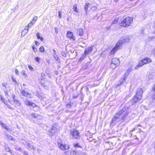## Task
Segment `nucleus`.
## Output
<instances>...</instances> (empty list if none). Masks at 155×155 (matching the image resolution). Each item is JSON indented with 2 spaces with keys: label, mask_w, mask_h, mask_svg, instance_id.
Returning <instances> with one entry per match:
<instances>
[{
  "label": "nucleus",
  "mask_w": 155,
  "mask_h": 155,
  "mask_svg": "<svg viewBox=\"0 0 155 155\" xmlns=\"http://www.w3.org/2000/svg\"><path fill=\"white\" fill-rule=\"evenodd\" d=\"M32 49H33V51L35 52H36V51L37 49L36 48H35L34 46L32 47Z\"/></svg>",
  "instance_id": "obj_47"
},
{
  "label": "nucleus",
  "mask_w": 155,
  "mask_h": 155,
  "mask_svg": "<svg viewBox=\"0 0 155 155\" xmlns=\"http://www.w3.org/2000/svg\"><path fill=\"white\" fill-rule=\"evenodd\" d=\"M152 91H153L155 93L152 96V98L153 100V101L155 104V83L153 85Z\"/></svg>",
  "instance_id": "obj_18"
},
{
  "label": "nucleus",
  "mask_w": 155,
  "mask_h": 155,
  "mask_svg": "<svg viewBox=\"0 0 155 155\" xmlns=\"http://www.w3.org/2000/svg\"><path fill=\"white\" fill-rule=\"evenodd\" d=\"M61 13H62V12L61 11H59L58 12V17L60 19L61 18V16H62Z\"/></svg>",
  "instance_id": "obj_33"
},
{
  "label": "nucleus",
  "mask_w": 155,
  "mask_h": 155,
  "mask_svg": "<svg viewBox=\"0 0 155 155\" xmlns=\"http://www.w3.org/2000/svg\"><path fill=\"white\" fill-rule=\"evenodd\" d=\"M27 143L28 147H30L31 149H34V147L33 145H31V144L29 143Z\"/></svg>",
  "instance_id": "obj_32"
},
{
  "label": "nucleus",
  "mask_w": 155,
  "mask_h": 155,
  "mask_svg": "<svg viewBox=\"0 0 155 155\" xmlns=\"http://www.w3.org/2000/svg\"><path fill=\"white\" fill-rule=\"evenodd\" d=\"M54 29H55L54 30H55V32L56 33H57L58 32V31L57 28H55Z\"/></svg>",
  "instance_id": "obj_51"
},
{
  "label": "nucleus",
  "mask_w": 155,
  "mask_h": 155,
  "mask_svg": "<svg viewBox=\"0 0 155 155\" xmlns=\"http://www.w3.org/2000/svg\"><path fill=\"white\" fill-rule=\"evenodd\" d=\"M21 93L23 95L26 97L27 98H32V96L30 94L24 91H22Z\"/></svg>",
  "instance_id": "obj_16"
},
{
  "label": "nucleus",
  "mask_w": 155,
  "mask_h": 155,
  "mask_svg": "<svg viewBox=\"0 0 155 155\" xmlns=\"http://www.w3.org/2000/svg\"><path fill=\"white\" fill-rule=\"evenodd\" d=\"M57 129L56 126L55 125H53L50 129L49 130V133H50V135H53L56 131H57Z\"/></svg>",
  "instance_id": "obj_11"
},
{
  "label": "nucleus",
  "mask_w": 155,
  "mask_h": 155,
  "mask_svg": "<svg viewBox=\"0 0 155 155\" xmlns=\"http://www.w3.org/2000/svg\"><path fill=\"white\" fill-rule=\"evenodd\" d=\"M82 155H87L86 153L85 152H83L82 153Z\"/></svg>",
  "instance_id": "obj_54"
},
{
  "label": "nucleus",
  "mask_w": 155,
  "mask_h": 155,
  "mask_svg": "<svg viewBox=\"0 0 155 155\" xmlns=\"http://www.w3.org/2000/svg\"><path fill=\"white\" fill-rule=\"evenodd\" d=\"M24 154H25V155H28L27 153L25 151L24 152Z\"/></svg>",
  "instance_id": "obj_56"
},
{
  "label": "nucleus",
  "mask_w": 155,
  "mask_h": 155,
  "mask_svg": "<svg viewBox=\"0 0 155 155\" xmlns=\"http://www.w3.org/2000/svg\"><path fill=\"white\" fill-rule=\"evenodd\" d=\"M28 32V30H24L23 31H22L21 32V35L23 36H25L26 34Z\"/></svg>",
  "instance_id": "obj_22"
},
{
  "label": "nucleus",
  "mask_w": 155,
  "mask_h": 155,
  "mask_svg": "<svg viewBox=\"0 0 155 155\" xmlns=\"http://www.w3.org/2000/svg\"><path fill=\"white\" fill-rule=\"evenodd\" d=\"M37 18H38V17L36 16H35V17H34L33 19H32V20L31 21L33 23L35 24V23L36 21L37 20Z\"/></svg>",
  "instance_id": "obj_24"
},
{
  "label": "nucleus",
  "mask_w": 155,
  "mask_h": 155,
  "mask_svg": "<svg viewBox=\"0 0 155 155\" xmlns=\"http://www.w3.org/2000/svg\"><path fill=\"white\" fill-rule=\"evenodd\" d=\"M119 0H114V1L115 2H117Z\"/></svg>",
  "instance_id": "obj_58"
},
{
  "label": "nucleus",
  "mask_w": 155,
  "mask_h": 155,
  "mask_svg": "<svg viewBox=\"0 0 155 155\" xmlns=\"http://www.w3.org/2000/svg\"><path fill=\"white\" fill-rule=\"evenodd\" d=\"M36 35L38 39H39L41 37L39 33H37Z\"/></svg>",
  "instance_id": "obj_40"
},
{
  "label": "nucleus",
  "mask_w": 155,
  "mask_h": 155,
  "mask_svg": "<svg viewBox=\"0 0 155 155\" xmlns=\"http://www.w3.org/2000/svg\"><path fill=\"white\" fill-rule=\"evenodd\" d=\"M15 73L17 74H18V71L17 69H15Z\"/></svg>",
  "instance_id": "obj_49"
},
{
  "label": "nucleus",
  "mask_w": 155,
  "mask_h": 155,
  "mask_svg": "<svg viewBox=\"0 0 155 155\" xmlns=\"http://www.w3.org/2000/svg\"><path fill=\"white\" fill-rule=\"evenodd\" d=\"M132 69V67H130L127 70L125 73L124 74V78H126L129 77V75Z\"/></svg>",
  "instance_id": "obj_17"
},
{
  "label": "nucleus",
  "mask_w": 155,
  "mask_h": 155,
  "mask_svg": "<svg viewBox=\"0 0 155 155\" xmlns=\"http://www.w3.org/2000/svg\"><path fill=\"white\" fill-rule=\"evenodd\" d=\"M97 7L96 6H93L91 8V9L93 11H94L96 10Z\"/></svg>",
  "instance_id": "obj_35"
},
{
  "label": "nucleus",
  "mask_w": 155,
  "mask_h": 155,
  "mask_svg": "<svg viewBox=\"0 0 155 155\" xmlns=\"http://www.w3.org/2000/svg\"><path fill=\"white\" fill-rule=\"evenodd\" d=\"M86 55H85V54L82 55L81 57H80V60H81V59H83L85 57Z\"/></svg>",
  "instance_id": "obj_38"
},
{
  "label": "nucleus",
  "mask_w": 155,
  "mask_h": 155,
  "mask_svg": "<svg viewBox=\"0 0 155 155\" xmlns=\"http://www.w3.org/2000/svg\"><path fill=\"white\" fill-rule=\"evenodd\" d=\"M70 135L75 139H79L80 137L79 132L76 129L71 130L70 132Z\"/></svg>",
  "instance_id": "obj_8"
},
{
  "label": "nucleus",
  "mask_w": 155,
  "mask_h": 155,
  "mask_svg": "<svg viewBox=\"0 0 155 155\" xmlns=\"http://www.w3.org/2000/svg\"><path fill=\"white\" fill-rule=\"evenodd\" d=\"M74 146L75 147H77V148L79 147H80V146L78 145V144H75L74 145Z\"/></svg>",
  "instance_id": "obj_50"
},
{
  "label": "nucleus",
  "mask_w": 155,
  "mask_h": 155,
  "mask_svg": "<svg viewBox=\"0 0 155 155\" xmlns=\"http://www.w3.org/2000/svg\"><path fill=\"white\" fill-rule=\"evenodd\" d=\"M65 154L66 155H74L75 153L74 151L69 150L68 151L65 152Z\"/></svg>",
  "instance_id": "obj_19"
},
{
  "label": "nucleus",
  "mask_w": 155,
  "mask_h": 155,
  "mask_svg": "<svg viewBox=\"0 0 155 155\" xmlns=\"http://www.w3.org/2000/svg\"><path fill=\"white\" fill-rule=\"evenodd\" d=\"M57 143L58 144V147L60 146V145H61V144H62V141L61 139H59L57 141Z\"/></svg>",
  "instance_id": "obj_30"
},
{
  "label": "nucleus",
  "mask_w": 155,
  "mask_h": 155,
  "mask_svg": "<svg viewBox=\"0 0 155 155\" xmlns=\"http://www.w3.org/2000/svg\"><path fill=\"white\" fill-rule=\"evenodd\" d=\"M23 85H24V86H25V85H26L25 84H23Z\"/></svg>",
  "instance_id": "obj_60"
},
{
  "label": "nucleus",
  "mask_w": 155,
  "mask_h": 155,
  "mask_svg": "<svg viewBox=\"0 0 155 155\" xmlns=\"http://www.w3.org/2000/svg\"><path fill=\"white\" fill-rule=\"evenodd\" d=\"M53 51L54 52V54H56V51L54 49H53Z\"/></svg>",
  "instance_id": "obj_53"
},
{
  "label": "nucleus",
  "mask_w": 155,
  "mask_h": 155,
  "mask_svg": "<svg viewBox=\"0 0 155 155\" xmlns=\"http://www.w3.org/2000/svg\"><path fill=\"white\" fill-rule=\"evenodd\" d=\"M93 49V46H92L90 47L86 48L84 51V54L85 55H87L90 53Z\"/></svg>",
  "instance_id": "obj_15"
},
{
  "label": "nucleus",
  "mask_w": 155,
  "mask_h": 155,
  "mask_svg": "<svg viewBox=\"0 0 155 155\" xmlns=\"http://www.w3.org/2000/svg\"><path fill=\"white\" fill-rule=\"evenodd\" d=\"M58 147H59L61 150H68L69 148L68 145L63 144L62 143L61 144V145H60V146H58Z\"/></svg>",
  "instance_id": "obj_13"
},
{
  "label": "nucleus",
  "mask_w": 155,
  "mask_h": 155,
  "mask_svg": "<svg viewBox=\"0 0 155 155\" xmlns=\"http://www.w3.org/2000/svg\"><path fill=\"white\" fill-rule=\"evenodd\" d=\"M5 150L7 151L10 152V149L8 147H5Z\"/></svg>",
  "instance_id": "obj_43"
},
{
  "label": "nucleus",
  "mask_w": 155,
  "mask_h": 155,
  "mask_svg": "<svg viewBox=\"0 0 155 155\" xmlns=\"http://www.w3.org/2000/svg\"><path fill=\"white\" fill-rule=\"evenodd\" d=\"M120 64V61L119 59L114 58L112 60L110 66L112 68H115L117 66L119 65Z\"/></svg>",
  "instance_id": "obj_7"
},
{
  "label": "nucleus",
  "mask_w": 155,
  "mask_h": 155,
  "mask_svg": "<svg viewBox=\"0 0 155 155\" xmlns=\"http://www.w3.org/2000/svg\"><path fill=\"white\" fill-rule=\"evenodd\" d=\"M28 67L29 68V69L31 70H33V68H32V67L30 65H29L28 66Z\"/></svg>",
  "instance_id": "obj_42"
},
{
  "label": "nucleus",
  "mask_w": 155,
  "mask_h": 155,
  "mask_svg": "<svg viewBox=\"0 0 155 155\" xmlns=\"http://www.w3.org/2000/svg\"><path fill=\"white\" fill-rule=\"evenodd\" d=\"M89 5V3H86L85 4V5L84 7V9L86 11V13L87 14L88 11V6Z\"/></svg>",
  "instance_id": "obj_20"
},
{
  "label": "nucleus",
  "mask_w": 155,
  "mask_h": 155,
  "mask_svg": "<svg viewBox=\"0 0 155 155\" xmlns=\"http://www.w3.org/2000/svg\"><path fill=\"white\" fill-rule=\"evenodd\" d=\"M79 32V35L80 36H82L83 35V30L82 29L80 28L78 30Z\"/></svg>",
  "instance_id": "obj_21"
},
{
  "label": "nucleus",
  "mask_w": 155,
  "mask_h": 155,
  "mask_svg": "<svg viewBox=\"0 0 155 155\" xmlns=\"http://www.w3.org/2000/svg\"><path fill=\"white\" fill-rule=\"evenodd\" d=\"M120 46L119 43H117L115 46L112 49L110 52V54H114L119 49Z\"/></svg>",
  "instance_id": "obj_9"
},
{
  "label": "nucleus",
  "mask_w": 155,
  "mask_h": 155,
  "mask_svg": "<svg viewBox=\"0 0 155 155\" xmlns=\"http://www.w3.org/2000/svg\"><path fill=\"white\" fill-rule=\"evenodd\" d=\"M39 58L38 57H35V60L38 62H39Z\"/></svg>",
  "instance_id": "obj_41"
},
{
  "label": "nucleus",
  "mask_w": 155,
  "mask_h": 155,
  "mask_svg": "<svg viewBox=\"0 0 155 155\" xmlns=\"http://www.w3.org/2000/svg\"><path fill=\"white\" fill-rule=\"evenodd\" d=\"M29 28V27H28V26L27 25L25 27V29L24 30H28H28H29V29H28Z\"/></svg>",
  "instance_id": "obj_45"
},
{
  "label": "nucleus",
  "mask_w": 155,
  "mask_h": 155,
  "mask_svg": "<svg viewBox=\"0 0 155 155\" xmlns=\"http://www.w3.org/2000/svg\"><path fill=\"white\" fill-rule=\"evenodd\" d=\"M35 44L36 45H38L39 43L37 41H35Z\"/></svg>",
  "instance_id": "obj_55"
},
{
  "label": "nucleus",
  "mask_w": 155,
  "mask_h": 155,
  "mask_svg": "<svg viewBox=\"0 0 155 155\" xmlns=\"http://www.w3.org/2000/svg\"><path fill=\"white\" fill-rule=\"evenodd\" d=\"M12 81L15 83V84H17V82L15 78H12Z\"/></svg>",
  "instance_id": "obj_39"
},
{
  "label": "nucleus",
  "mask_w": 155,
  "mask_h": 155,
  "mask_svg": "<svg viewBox=\"0 0 155 155\" xmlns=\"http://www.w3.org/2000/svg\"><path fill=\"white\" fill-rule=\"evenodd\" d=\"M131 36H126L120 38L117 42L119 43L120 45L121 46L124 43L129 41L130 39Z\"/></svg>",
  "instance_id": "obj_6"
},
{
  "label": "nucleus",
  "mask_w": 155,
  "mask_h": 155,
  "mask_svg": "<svg viewBox=\"0 0 155 155\" xmlns=\"http://www.w3.org/2000/svg\"><path fill=\"white\" fill-rule=\"evenodd\" d=\"M16 149L18 150H21V148L18 147H16Z\"/></svg>",
  "instance_id": "obj_52"
},
{
  "label": "nucleus",
  "mask_w": 155,
  "mask_h": 155,
  "mask_svg": "<svg viewBox=\"0 0 155 155\" xmlns=\"http://www.w3.org/2000/svg\"><path fill=\"white\" fill-rule=\"evenodd\" d=\"M37 114H31V119H33L34 118L36 119V118L37 117Z\"/></svg>",
  "instance_id": "obj_27"
},
{
  "label": "nucleus",
  "mask_w": 155,
  "mask_h": 155,
  "mask_svg": "<svg viewBox=\"0 0 155 155\" xmlns=\"http://www.w3.org/2000/svg\"><path fill=\"white\" fill-rule=\"evenodd\" d=\"M54 58L55 59V60L58 62H60V61L59 59V58L58 57L57 55H54Z\"/></svg>",
  "instance_id": "obj_25"
},
{
  "label": "nucleus",
  "mask_w": 155,
  "mask_h": 155,
  "mask_svg": "<svg viewBox=\"0 0 155 155\" xmlns=\"http://www.w3.org/2000/svg\"><path fill=\"white\" fill-rule=\"evenodd\" d=\"M152 53L155 56V48L152 51Z\"/></svg>",
  "instance_id": "obj_48"
},
{
  "label": "nucleus",
  "mask_w": 155,
  "mask_h": 155,
  "mask_svg": "<svg viewBox=\"0 0 155 155\" xmlns=\"http://www.w3.org/2000/svg\"><path fill=\"white\" fill-rule=\"evenodd\" d=\"M125 80V78H121L120 80V84H121Z\"/></svg>",
  "instance_id": "obj_37"
},
{
  "label": "nucleus",
  "mask_w": 155,
  "mask_h": 155,
  "mask_svg": "<svg viewBox=\"0 0 155 155\" xmlns=\"http://www.w3.org/2000/svg\"><path fill=\"white\" fill-rule=\"evenodd\" d=\"M7 138L11 140H12L13 139V138H12V137L9 135H7Z\"/></svg>",
  "instance_id": "obj_34"
},
{
  "label": "nucleus",
  "mask_w": 155,
  "mask_h": 155,
  "mask_svg": "<svg viewBox=\"0 0 155 155\" xmlns=\"http://www.w3.org/2000/svg\"><path fill=\"white\" fill-rule=\"evenodd\" d=\"M2 86L5 87L7 90L5 91L4 93L9 103L12 105H14L15 107L20 106L21 103L20 101L15 99V96L13 94V91L10 87L4 83L2 84Z\"/></svg>",
  "instance_id": "obj_1"
},
{
  "label": "nucleus",
  "mask_w": 155,
  "mask_h": 155,
  "mask_svg": "<svg viewBox=\"0 0 155 155\" xmlns=\"http://www.w3.org/2000/svg\"><path fill=\"white\" fill-rule=\"evenodd\" d=\"M67 36L68 38H70L73 41H74L75 39V36H73V34L71 31H69L67 32Z\"/></svg>",
  "instance_id": "obj_10"
},
{
  "label": "nucleus",
  "mask_w": 155,
  "mask_h": 155,
  "mask_svg": "<svg viewBox=\"0 0 155 155\" xmlns=\"http://www.w3.org/2000/svg\"><path fill=\"white\" fill-rule=\"evenodd\" d=\"M25 104L26 105L28 106H31L33 107H35L36 106V104L35 103H32V102L29 101L28 100H26L25 101Z\"/></svg>",
  "instance_id": "obj_14"
},
{
  "label": "nucleus",
  "mask_w": 155,
  "mask_h": 155,
  "mask_svg": "<svg viewBox=\"0 0 155 155\" xmlns=\"http://www.w3.org/2000/svg\"><path fill=\"white\" fill-rule=\"evenodd\" d=\"M34 23H33L31 21L28 24V27H31L33 25Z\"/></svg>",
  "instance_id": "obj_36"
},
{
  "label": "nucleus",
  "mask_w": 155,
  "mask_h": 155,
  "mask_svg": "<svg viewBox=\"0 0 155 155\" xmlns=\"http://www.w3.org/2000/svg\"><path fill=\"white\" fill-rule=\"evenodd\" d=\"M73 9L74 11L75 12H78V9L77 8L76 5H74Z\"/></svg>",
  "instance_id": "obj_23"
},
{
  "label": "nucleus",
  "mask_w": 155,
  "mask_h": 155,
  "mask_svg": "<svg viewBox=\"0 0 155 155\" xmlns=\"http://www.w3.org/2000/svg\"><path fill=\"white\" fill-rule=\"evenodd\" d=\"M117 23V20H115L114 21V22H113L112 23H111V24H116Z\"/></svg>",
  "instance_id": "obj_44"
},
{
  "label": "nucleus",
  "mask_w": 155,
  "mask_h": 155,
  "mask_svg": "<svg viewBox=\"0 0 155 155\" xmlns=\"http://www.w3.org/2000/svg\"><path fill=\"white\" fill-rule=\"evenodd\" d=\"M133 22V18L130 17H127L120 23L121 26L127 27L130 26Z\"/></svg>",
  "instance_id": "obj_4"
},
{
  "label": "nucleus",
  "mask_w": 155,
  "mask_h": 155,
  "mask_svg": "<svg viewBox=\"0 0 155 155\" xmlns=\"http://www.w3.org/2000/svg\"><path fill=\"white\" fill-rule=\"evenodd\" d=\"M67 20H69V18H67Z\"/></svg>",
  "instance_id": "obj_59"
},
{
  "label": "nucleus",
  "mask_w": 155,
  "mask_h": 155,
  "mask_svg": "<svg viewBox=\"0 0 155 155\" xmlns=\"http://www.w3.org/2000/svg\"><path fill=\"white\" fill-rule=\"evenodd\" d=\"M39 50L41 52H43L45 50L43 46H41Z\"/></svg>",
  "instance_id": "obj_29"
},
{
  "label": "nucleus",
  "mask_w": 155,
  "mask_h": 155,
  "mask_svg": "<svg viewBox=\"0 0 155 155\" xmlns=\"http://www.w3.org/2000/svg\"><path fill=\"white\" fill-rule=\"evenodd\" d=\"M152 62V60L150 58L145 57L139 62L138 65L135 66V69H137L139 67L142 66L144 64L150 63Z\"/></svg>",
  "instance_id": "obj_3"
},
{
  "label": "nucleus",
  "mask_w": 155,
  "mask_h": 155,
  "mask_svg": "<svg viewBox=\"0 0 155 155\" xmlns=\"http://www.w3.org/2000/svg\"><path fill=\"white\" fill-rule=\"evenodd\" d=\"M36 119L39 120H41L42 119V117L40 115H37L36 118Z\"/></svg>",
  "instance_id": "obj_31"
},
{
  "label": "nucleus",
  "mask_w": 155,
  "mask_h": 155,
  "mask_svg": "<svg viewBox=\"0 0 155 155\" xmlns=\"http://www.w3.org/2000/svg\"><path fill=\"white\" fill-rule=\"evenodd\" d=\"M0 124L2 125V126L5 129H6V130H8V127L7 126L3 124L2 122H0Z\"/></svg>",
  "instance_id": "obj_26"
},
{
  "label": "nucleus",
  "mask_w": 155,
  "mask_h": 155,
  "mask_svg": "<svg viewBox=\"0 0 155 155\" xmlns=\"http://www.w3.org/2000/svg\"><path fill=\"white\" fill-rule=\"evenodd\" d=\"M21 74L23 75V77H26L27 75L25 73V71L24 70H22L21 72Z\"/></svg>",
  "instance_id": "obj_28"
},
{
  "label": "nucleus",
  "mask_w": 155,
  "mask_h": 155,
  "mask_svg": "<svg viewBox=\"0 0 155 155\" xmlns=\"http://www.w3.org/2000/svg\"><path fill=\"white\" fill-rule=\"evenodd\" d=\"M149 39L150 40H152L154 38V37H149Z\"/></svg>",
  "instance_id": "obj_46"
},
{
  "label": "nucleus",
  "mask_w": 155,
  "mask_h": 155,
  "mask_svg": "<svg viewBox=\"0 0 155 155\" xmlns=\"http://www.w3.org/2000/svg\"><path fill=\"white\" fill-rule=\"evenodd\" d=\"M143 93V92L141 88L138 89L136 96L133 99V102L135 103L138 101L140 100L142 98V95Z\"/></svg>",
  "instance_id": "obj_5"
},
{
  "label": "nucleus",
  "mask_w": 155,
  "mask_h": 155,
  "mask_svg": "<svg viewBox=\"0 0 155 155\" xmlns=\"http://www.w3.org/2000/svg\"><path fill=\"white\" fill-rule=\"evenodd\" d=\"M128 113V107H123L113 118L110 124L118 122L121 120L124 121H127L130 119Z\"/></svg>",
  "instance_id": "obj_2"
},
{
  "label": "nucleus",
  "mask_w": 155,
  "mask_h": 155,
  "mask_svg": "<svg viewBox=\"0 0 155 155\" xmlns=\"http://www.w3.org/2000/svg\"><path fill=\"white\" fill-rule=\"evenodd\" d=\"M40 39L41 41H42L43 40V38L42 37H41Z\"/></svg>",
  "instance_id": "obj_57"
},
{
  "label": "nucleus",
  "mask_w": 155,
  "mask_h": 155,
  "mask_svg": "<svg viewBox=\"0 0 155 155\" xmlns=\"http://www.w3.org/2000/svg\"><path fill=\"white\" fill-rule=\"evenodd\" d=\"M1 99L2 101L3 102V103L5 104V105H6L7 107L10 108L11 110H14V109L13 107H11L9 105L7 102L8 101H7L5 99L2 98L1 96Z\"/></svg>",
  "instance_id": "obj_12"
}]
</instances>
